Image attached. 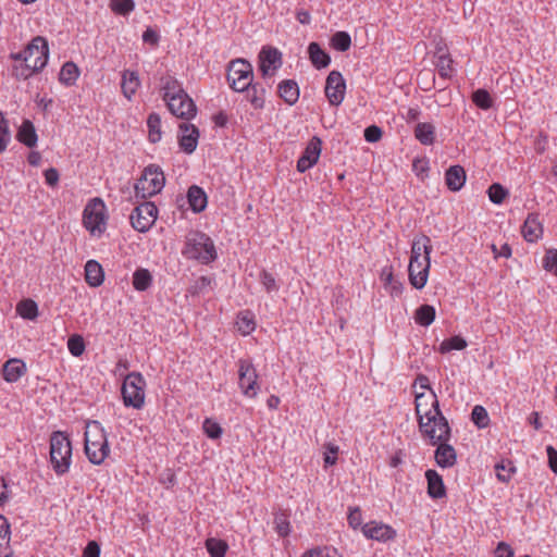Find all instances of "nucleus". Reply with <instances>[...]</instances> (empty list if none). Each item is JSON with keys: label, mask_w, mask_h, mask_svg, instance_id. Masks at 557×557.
Masks as SVG:
<instances>
[{"label": "nucleus", "mask_w": 557, "mask_h": 557, "mask_svg": "<svg viewBox=\"0 0 557 557\" xmlns=\"http://www.w3.org/2000/svg\"><path fill=\"white\" fill-rule=\"evenodd\" d=\"M278 96L289 106L299 99V86L294 79H284L277 86Z\"/></svg>", "instance_id": "nucleus-25"}, {"label": "nucleus", "mask_w": 557, "mask_h": 557, "mask_svg": "<svg viewBox=\"0 0 557 557\" xmlns=\"http://www.w3.org/2000/svg\"><path fill=\"white\" fill-rule=\"evenodd\" d=\"M140 85L138 74L134 71H124L122 74L121 88L123 95L131 100Z\"/></svg>", "instance_id": "nucleus-32"}, {"label": "nucleus", "mask_w": 557, "mask_h": 557, "mask_svg": "<svg viewBox=\"0 0 557 557\" xmlns=\"http://www.w3.org/2000/svg\"><path fill=\"white\" fill-rule=\"evenodd\" d=\"M169 111L178 119L190 121L197 114V107L188 94L165 102Z\"/></svg>", "instance_id": "nucleus-14"}, {"label": "nucleus", "mask_w": 557, "mask_h": 557, "mask_svg": "<svg viewBox=\"0 0 557 557\" xmlns=\"http://www.w3.org/2000/svg\"><path fill=\"white\" fill-rule=\"evenodd\" d=\"M111 10L120 15H127L135 9L134 0H111Z\"/></svg>", "instance_id": "nucleus-48"}, {"label": "nucleus", "mask_w": 557, "mask_h": 557, "mask_svg": "<svg viewBox=\"0 0 557 557\" xmlns=\"http://www.w3.org/2000/svg\"><path fill=\"white\" fill-rule=\"evenodd\" d=\"M382 129L376 125H370L364 129V139L368 143H376L382 137Z\"/></svg>", "instance_id": "nucleus-59"}, {"label": "nucleus", "mask_w": 557, "mask_h": 557, "mask_svg": "<svg viewBox=\"0 0 557 557\" xmlns=\"http://www.w3.org/2000/svg\"><path fill=\"white\" fill-rule=\"evenodd\" d=\"M322 149V141L319 137L313 136L307 147L305 148L302 154L297 161V170L300 173L306 172L310 168H312L319 160Z\"/></svg>", "instance_id": "nucleus-15"}, {"label": "nucleus", "mask_w": 557, "mask_h": 557, "mask_svg": "<svg viewBox=\"0 0 557 557\" xmlns=\"http://www.w3.org/2000/svg\"><path fill=\"white\" fill-rule=\"evenodd\" d=\"M149 140L158 143L161 139V117L158 113H150L147 120Z\"/></svg>", "instance_id": "nucleus-40"}, {"label": "nucleus", "mask_w": 557, "mask_h": 557, "mask_svg": "<svg viewBox=\"0 0 557 557\" xmlns=\"http://www.w3.org/2000/svg\"><path fill=\"white\" fill-rule=\"evenodd\" d=\"M187 200L190 209L196 213L202 212L208 203L205 190L197 185H193L188 188Z\"/></svg>", "instance_id": "nucleus-27"}, {"label": "nucleus", "mask_w": 557, "mask_h": 557, "mask_svg": "<svg viewBox=\"0 0 557 557\" xmlns=\"http://www.w3.org/2000/svg\"><path fill=\"white\" fill-rule=\"evenodd\" d=\"M363 535L369 540L387 542L396 537V531L383 522L370 521L361 529Z\"/></svg>", "instance_id": "nucleus-16"}, {"label": "nucleus", "mask_w": 557, "mask_h": 557, "mask_svg": "<svg viewBox=\"0 0 557 557\" xmlns=\"http://www.w3.org/2000/svg\"><path fill=\"white\" fill-rule=\"evenodd\" d=\"M414 137L425 146H430L435 140V127L431 123H418L414 127Z\"/></svg>", "instance_id": "nucleus-34"}, {"label": "nucleus", "mask_w": 557, "mask_h": 557, "mask_svg": "<svg viewBox=\"0 0 557 557\" xmlns=\"http://www.w3.org/2000/svg\"><path fill=\"white\" fill-rule=\"evenodd\" d=\"M546 453L548 457V466L550 470L557 474V449L549 445L546 447Z\"/></svg>", "instance_id": "nucleus-61"}, {"label": "nucleus", "mask_w": 557, "mask_h": 557, "mask_svg": "<svg viewBox=\"0 0 557 557\" xmlns=\"http://www.w3.org/2000/svg\"><path fill=\"white\" fill-rule=\"evenodd\" d=\"M260 70L263 76L270 74V66L277 70L282 65V53L276 48H263L260 52Z\"/></svg>", "instance_id": "nucleus-19"}, {"label": "nucleus", "mask_w": 557, "mask_h": 557, "mask_svg": "<svg viewBox=\"0 0 557 557\" xmlns=\"http://www.w3.org/2000/svg\"><path fill=\"white\" fill-rule=\"evenodd\" d=\"M436 311L431 305H422L416 310L414 320L421 326H429L435 320Z\"/></svg>", "instance_id": "nucleus-35"}, {"label": "nucleus", "mask_w": 557, "mask_h": 557, "mask_svg": "<svg viewBox=\"0 0 557 557\" xmlns=\"http://www.w3.org/2000/svg\"><path fill=\"white\" fill-rule=\"evenodd\" d=\"M16 139L28 148L37 145L38 136L32 121L24 120L18 127Z\"/></svg>", "instance_id": "nucleus-26"}, {"label": "nucleus", "mask_w": 557, "mask_h": 557, "mask_svg": "<svg viewBox=\"0 0 557 557\" xmlns=\"http://www.w3.org/2000/svg\"><path fill=\"white\" fill-rule=\"evenodd\" d=\"M412 170L420 178H424L429 171V162L425 159H416L412 163Z\"/></svg>", "instance_id": "nucleus-58"}, {"label": "nucleus", "mask_w": 557, "mask_h": 557, "mask_svg": "<svg viewBox=\"0 0 557 557\" xmlns=\"http://www.w3.org/2000/svg\"><path fill=\"white\" fill-rule=\"evenodd\" d=\"M308 53L312 65L315 69H324L331 63V57L320 47L318 42H310Z\"/></svg>", "instance_id": "nucleus-31"}, {"label": "nucleus", "mask_w": 557, "mask_h": 557, "mask_svg": "<svg viewBox=\"0 0 557 557\" xmlns=\"http://www.w3.org/2000/svg\"><path fill=\"white\" fill-rule=\"evenodd\" d=\"M471 420L478 428H486L490 422L486 409L480 405L474 406L471 413Z\"/></svg>", "instance_id": "nucleus-47"}, {"label": "nucleus", "mask_w": 557, "mask_h": 557, "mask_svg": "<svg viewBox=\"0 0 557 557\" xmlns=\"http://www.w3.org/2000/svg\"><path fill=\"white\" fill-rule=\"evenodd\" d=\"M159 39H160V37H159L158 33L156 30H153L152 28H147L143 34V40L146 44L157 46L159 42Z\"/></svg>", "instance_id": "nucleus-62"}, {"label": "nucleus", "mask_w": 557, "mask_h": 557, "mask_svg": "<svg viewBox=\"0 0 557 557\" xmlns=\"http://www.w3.org/2000/svg\"><path fill=\"white\" fill-rule=\"evenodd\" d=\"M180 129L183 132L178 139L180 147L185 153H193L198 145L199 129L194 124L182 123Z\"/></svg>", "instance_id": "nucleus-17"}, {"label": "nucleus", "mask_w": 557, "mask_h": 557, "mask_svg": "<svg viewBox=\"0 0 557 557\" xmlns=\"http://www.w3.org/2000/svg\"><path fill=\"white\" fill-rule=\"evenodd\" d=\"M237 325L243 334H250L256 327V323L249 312L242 313L238 317Z\"/></svg>", "instance_id": "nucleus-53"}, {"label": "nucleus", "mask_w": 557, "mask_h": 557, "mask_svg": "<svg viewBox=\"0 0 557 557\" xmlns=\"http://www.w3.org/2000/svg\"><path fill=\"white\" fill-rule=\"evenodd\" d=\"M331 46L337 51H347L351 46L350 35L346 32H336L331 38Z\"/></svg>", "instance_id": "nucleus-42"}, {"label": "nucleus", "mask_w": 557, "mask_h": 557, "mask_svg": "<svg viewBox=\"0 0 557 557\" xmlns=\"http://www.w3.org/2000/svg\"><path fill=\"white\" fill-rule=\"evenodd\" d=\"M324 463L325 467L333 466L337 461L338 446L333 443H326L324 445Z\"/></svg>", "instance_id": "nucleus-54"}, {"label": "nucleus", "mask_w": 557, "mask_h": 557, "mask_svg": "<svg viewBox=\"0 0 557 557\" xmlns=\"http://www.w3.org/2000/svg\"><path fill=\"white\" fill-rule=\"evenodd\" d=\"M515 471L516 468L510 460H503L495 465L496 476L502 482H509Z\"/></svg>", "instance_id": "nucleus-44"}, {"label": "nucleus", "mask_w": 557, "mask_h": 557, "mask_svg": "<svg viewBox=\"0 0 557 557\" xmlns=\"http://www.w3.org/2000/svg\"><path fill=\"white\" fill-rule=\"evenodd\" d=\"M467 341L459 335L445 339L440 345V352L446 354L450 350H462L467 347Z\"/></svg>", "instance_id": "nucleus-41"}, {"label": "nucleus", "mask_w": 557, "mask_h": 557, "mask_svg": "<svg viewBox=\"0 0 557 557\" xmlns=\"http://www.w3.org/2000/svg\"><path fill=\"white\" fill-rule=\"evenodd\" d=\"M431 267V258L423 256L421 260L410 259L408 267V275L410 284L417 288L422 289L429 277Z\"/></svg>", "instance_id": "nucleus-13"}, {"label": "nucleus", "mask_w": 557, "mask_h": 557, "mask_svg": "<svg viewBox=\"0 0 557 557\" xmlns=\"http://www.w3.org/2000/svg\"><path fill=\"white\" fill-rule=\"evenodd\" d=\"M252 81V65L248 61L236 59L230 62L227 82L234 91L244 92L251 85Z\"/></svg>", "instance_id": "nucleus-8"}, {"label": "nucleus", "mask_w": 557, "mask_h": 557, "mask_svg": "<svg viewBox=\"0 0 557 557\" xmlns=\"http://www.w3.org/2000/svg\"><path fill=\"white\" fill-rule=\"evenodd\" d=\"M106 206L100 198L90 200L84 210V226L92 234L100 235L106 231Z\"/></svg>", "instance_id": "nucleus-9"}, {"label": "nucleus", "mask_w": 557, "mask_h": 557, "mask_svg": "<svg viewBox=\"0 0 557 557\" xmlns=\"http://www.w3.org/2000/svg\"><path fill=\"white\" fill-rule=\"evenodd\" d=\"M445 183L449 190L458 191L466 183V172L461 165H451L445 173Z\"/></svg>", "instance_id": "nucleus-23"}, {"label": "nucleus", "mask_w": 557, "mask_h": 557, "mask_svg": "<svg viewBox=\"0 0 557 557\" xmlns=\"http://www.w3.org/2000/svg\"><path fill=\"white\" fill-rule=\"evenodd\" d=\"M434 58H436L435 66L438 71V74L443 78H448L451 76V73L454 71L453 69V60L448 53V51L441 47H436V51L434 53Z\"/></svg>", "instance_id": "nucleus-24"}, {"label": "nucleus", "mask_w": 557, "mask_h": 557, "mask_svg": "<svg viewBox=\"0 0 557 557\" xmlns=\"http://www.w3.org/2000/svg\"><path fill=\"white\" fill-rule=\"evenodd\" d=\"M544 268L557 275V249H550L547 251L544 258Z\"/></svg>", "instance_id": "nucleus-56"}, {"label": "nucleus", "mask_w": 557, "mask_h": 557, "mask_svg": "<svg viewBox=\"0 0 557 557\" xmlns=\"http://www.w3.org/2000/svg\"><path fill=\"white\" fill-rule=\"evenodd\" d=\"M346 83L341 72L331 71L325 83V96L332 106H339L345 97Z\"/></svg>", "instance_id": "nucleus-12"}, {"label": "nucleus", "mask_w": 557, "mask_h": 557, "mask_svg": "<svg viewBox=\"0 0 557 557\" xmlns=\"http://www.w3.org/2000/svg\"><path fill=\"white\" fill-rule=\"evenodd\" d=\"M158 216V208L153 202L145 201L137 206L131 214L132 226L141 233L148 232Z\"/></svg>", "instance_id": "nucleus-11"}, {"label": "nucleus", "mask_w": 557, "mask_h": 557, "mask_svg": "<svg viewBox=\"0 0 557 557\" xmlns=\"http://www.w3.org/2000/svg\"><path fill=\"white\" fill-rule=\"evenodd\" d=\"M79 71L75 63L66 62L61 67L59 79L62 84L66 86L73 85L78 78Z\"/></svg>", "instance_id": "nucleus-36"}, {"label": "nucleus", "mask_w": 557, "mask_h": 557, "mask_svg": "<svg viewBox=\"0 0 557 557\" xmlns=\"http://www.w3.org/2000/svg\"><path fill=\"white\" fill-rule=\"evenodd\" d=\"M146 381L140 372L128 373L122 385V397L126 407L140 409L145 404Z\"/></svg>", "instance_id": "nucleus-7"}, {"label": "nucleus", "mask_w": 557, "mask_h": 557, "mask_svg": "<svg viewBox=\"0 0 557 557\" xmlns=\"http://www.w3.org/2000/svg\"><path fill=\"white\" fill-rule=\"evenodd\" d=\"M473 103L482 109L488 110L493 107V99L486 89L480 88L472 94Z\"/></svg>", "instance_id": "nucleus-43"}, {"label": "nucleus", "mask_w": 557, "mask_h": 557, "mask_svg": "<svg viewBox=\"0 0 557 557\" xmlns=\"http://www.w3.org/2000/svg\"><path fill=\"white\" fill-rule=\"evenodd\" d=\"M85 280L92 286L98 287L103 283L104 273L101 264L96 260H88L85 264Z\"/></svg>", "instance_id": "nucleus-30"}, {"label": "nucleus", "mask_w": 557, "mask_h": 557, "mask_svg": "<svg viewBox=\"0 0 557 557\" xmlns=\"http://www.w3.org/2000/svg\"><path fill=\"white\" fill-rule=\"evenodd\" d=\"M10 58L14 61L27 62L35 70H42L49 59L48 41L44 37L37 36L24 50L11 53Z\"/></svg>", "instance_id": "nucleus-5"}, {"label": "nucleus", "mask_w": 557, "mask_h": 557, "mask_svg": "<svg viewBox=\"0 0 557 557\" xmlns=\"http://www.w3.org/2000/svg\"><path fill=\"white\" fill-rule=\"evenodd\" d=\"M84 557H100V546L97 542L90 541L84 549Z\"/></svg>", "instance_id": "nucleus-63"}, {"label": "nucleus", "mask_w": 557, "mask_h": 557, "mask_svg": "<svg viewBox=\"0 0 557 557\" xmlns=\"http://www.w3.org/2000/svg\"><path fill=\"white\" fill-rule=\"evenodd\" d=\"M274 524L280 536L285 537L290 533V523L286 512H277L274 517Z\"/></svg>", "instance_id": "nucleus-46"}, {"label": "nucleus", "mask_w": 557, "mask_h": 557, "mask_svg": "<svg viewBox=\"0 0 557 557\" xmlns=\"http://www.w3.org/2000/svg\"><path fill=\"white\" fill-rule=\"evenodd\" d=\"M416 413L420 432L426 436L431 444L450 438V426L443 416L436 394L431 391L416 394Z\"/></svg>", "instance_id": "nucleus-1"}, {"label": "nucleus", "mask_w": 557, "mask_h": 557, "mask_svg": "<svg viewBox=\"0 0 557 557\" xmlns=\"http://www.w3.org/2000/svg\"><path fill=\"white\" fill-rule=\"evenodd\" d=\"M17 62L18 64H15L12 69V75L17 79H27L40 71L33 69V66L27 62Z\"/></svg>", "instance_id": "nucleus-45"}, {"label": "nucleus", "mask_w": 557, "mask_h": 557, "mask_svg": "<svg viewBox=\"0 0 557 557\" xmlns=\"http://www.w3.org/2000/svg\"><path fill=\"white\" fill-rule=\"evenodd\" d=\"M3 379L13 383L26 372V364L20 359H10L3 364Z\"/></svg>", "instance_id": "nucleus-29"}, {"label": "nucleus", "mask_w": 557, "mask_h": 557, "mask_svg": "<svg viewBox=\"0 0 557 557\" xmlns=\"http://www.w3.org/2000/svg\"><path fill=\"white\" fill-rule=\"evenodd\" d=\"M425 478L428 481V494L431 498L438 499L446 495L443 479L437 471L432 469L426 470Z\"/></svg>", "instance_id": "nucleus-22"}, {"label": "nucleus", "mask_w": 557, "mask_h": 557, "mask_svg": "<svg viewBox=\"0 0 557 557\" xmlns=\"http://www.w3.org/2000/svg\"><path fill=\"white\" fill-rule=\"evenodd\" d=\"M246 91V99L255 109H262L265 102V88L260 83H251Z\"/></svg>", "instance_id": "nucleus-33"}, {"label": "nucleus", "mask_w": 557, "mask_h": 557, "mask_svg": "<svg viewBox=\"0 0 557 557\" xmlns=\"http://www.w3.org/2000/svg\"><path fill=\"white\" fill-rule=\"evenodd\" d=\"M348 524L352 529H358L359 527L362 528V515L359 507L350 508L348 513Z\"/></svg>", "instance_id": "nucleus-57"}, {"label": "nucleus", "mask_w": 557, "mask_h": 557, "mask_svg": "<svg viewBox=\"0 0 557 557\" xmlns=\"http://www.w3.org/2000/svg\"><path fill=\"white\" fill-rule=\"evenodd\" d=\"M212 278L209 276L198 277L188 288V293L193 296L203 293L211 286Z\"/></svg>", "instance_id": "nucleus-52"}, {"label": "nucleus", "mask_w": 557, "mask_h": 557, "mask_svg": "<svg viewBox=\"0 0 557 557\" xmlns=\"http://www.w3.org/2000/svg\"><path fill=\"white\" fill-rule=\"evenodd\" d=\"M494 553L495 557H513L512 548L505 542H499Z\"/></svg>", "instance_id": "nucleus-60"}, {"label": "nucleus", "mask_w": 557, "mask_h": 557, "mask_svg": "<svg viewBox=\"0 0 557 557\" xmlns=\"http://www.w3.org/2000/svg\"><path fill=\"white\" fill-rule=\"evenodd\" d=\"M59 172L54 168L45 171V180L49 186H55L59 182Z\"/></svg>", "instance_id": "nucleus-64"}, {"label": "nucleus", "mask_w": 557, "mask_h": 557, "mask_svg": "<svg viewBox=\"0 0 557 557\" xmlns=\"http://www.w3.org/2000/svg\"><path fill=\"white\" fill-rule=\"evenodd\" d=\"M50 462L58 475H63L70 470L72 444L62 431H54L50 436Z\"/></svg>", "instance_id": "nucleus-4"}, {"label": "nucleus", "mask_w": 557, "mask_h": 557, "mask_svg": "<svg viewBox=\"0 0 557 557\" xmlns=\"http://www.w3.org/2000/svg\"><path fill=\"white\" fill-rule=\"evenodd\" d=\"M206 548L211 557H225L228 545L223 540L210 537L206 541Z\"/></svg>", "instance_id": "nucleus-39"}, {"label": "nucleus", "mask_w": 557, "mask_h": 557, "mask_svg": "<svg viewBox=\"0 0 557 557\" xmlns=\"http://www.w3.org/2000/svg\"><path fill=\"white\" fill-rule=\"evenodd\" d=\"M161 82V90L163 92V100L165 102L173 100L174 98L181 97L184 94H187L182 83L172 75H164L160 79Z\"/></svg>", "instance_id": "nucleus-21"}, {"label": "nucleus", "mask_w": 557, "mask_h": 557, "mask_svg": "<svg viewBox=\"0 0 557 557\" xmlns=\"http://www.w3.org/2000/svg\"><path fill=\"white\" fill-rule=\"evenodd\" d=\"M182 255L202 264H209L218 257L213 240L200 231L187 233Z\"/></svg>", "instance_id": "nucleus-3"}, {"label": "nucleus", "mask_w": 557, "mask_h": 557, "mask_svg": "<svg viewBox=\"0 0 557 557\" xmlns=\"http://www.w3.org/2000/svg\"><path fill=\"white\" fill-rule=\"evenodd\" d=\"M432 252L431 239L429 236L421 234L413 238L411 245V256L410 259L421 260L423 256L430 258Z\"/></svg>", "instance_id": "nucleus-28"}, {"label": "nucleus", "mask_w": 557, "mask_h": 557, "mask_svg": "<svg viewBox=\"0 0 557 557\" xmlns=\"http://www.w3.org/2000/svg\"><path fill=\"white\" fill-rule=\"evenodd\" d=\"M202 429H203L206 435L211 440L220 438L223 433L221 425L210 418L205 419Z\"/></svg>", "instance_id": "nucleus-50"}, {"label": "nucleus", "mask_w": 557, "mask_h": 557, "mask_svg": "<svg viewBox=\"0 0 557 557\" xmlns=\"http://www.w3.org/2000/svg\"><path fill=\"white\" fill-rule=\"evenodd\" d=\"M488 198L490 200L495 203L499 205L504 201L506 196L508 195L507 189H505L500 184L494 183L490 186L488 190Z\"/></svg>", "instance_id": "nucleus-51"}, {"label": "nucleus", "mask_w": 557, "mask_h": 557, "mask_svg": "<svg viewBox=\"0 0 557 557\" xmlns=\"http://www.w3.org/2000/svg\"><path fill=\"white\" fill-rule=\"evenodd\" d=\"M237 366L238 386L243 395L248 398H255L260 389L257 370L248 359H239Z\"/></svg>", "instance_id": "nucleus-10"}, {"label": "nucleus", "mask_w": 557, "mask_h": 557, "mask_svg": "<svg viewBox=\"0 0 557 557\" xmlns=\"http://www.w3.org/2000/svg\"><path fill=\"white\" fill-rule=\"evenodd\" d=\"M67 348H69V351L74 356V357H79L84 354L85 351V342H84V338L83 336L78 335V334H74L72 335L69 339H67Z\"/></svg>", "instance_id": "nucleus-49"}, {"label": "nucleus", "mask_w": 557, "mask_h": 557, "mask_svg": "<svg viewBox=\"0 0 557 557\" xmlns=\"http://www.w3.org/2000/svg\"><path fill=\"white\" fill-rule=\"evenodd\" d=\"M165 184L163 171L159 165L150 164L145 168L138 182L135 184L136 196L143 199L159 194Z\"/></svg>", "instance_id": "nucleus-6"}, {"label": "nucleus", "mask_w": 557, "mask_h": 557, "mask_svg": "<svg viewBox=\"0 0 557 557\" xmlns=\"http://www.w3.org/2000/svg\"><path fill=\"white\" fill-rule=\"evenodd\" d=\"M16 312L26 320H35L38 317V306L33 299H24L16 306Z\"/></svg>", "instance_id": "nucleus-38"}, {"label": "nucleus", "mask_w": 557, "mask_h": 557, "mask_svg": "<svg viewBox=\"0 0 557 557\" xmlns=\"http://www.w3.org/2000/svg\"><path fill=\"white\" fill-rule=\"evenodd\" d=\"M449 440L450 438L438 441L435 444L437 445L435 450V461L441 468H450L456 463L457 460L455 448L447 443Z\"/></svg>", "instance_id": "nucleus-18"}, {"label": "nucleus", "mask_w": 557, "mask_h": 557, "mask_svg": "<svg viewBox=\"0 0 557 557\" xmlns=\"http://www.w3.org/2000/svg\"><path fill=\"white\" fill-rule=\"evenodd\" d=\"M522 235L529 243H535L543 235V225L537 213H529L523 225Z\"/></svg>", "instance_id": "nucleus-20"}, {"label": "nucleus", "mask_w": 557, "mask_h": 557, "mask_svg": "<svg viewBox=\"0 0 557 557\" xmlns=\"http://www.w3.org/2000/svg\"><path fill=\"white\" fill-rule=\"evenodd\" d=\"M84 450L92 465H101L110 454L108 435L97 420L88 421L85 430Z\"/></svg>", "instance_id": "nucleus-2"}, {"label": "nucleus", "mask_w": 557, "mask_h": 557, "mask_svg": "<svg viewBox=\"0 0 557 557\" xmlns=\"http://www.w3.org/2000/svg\"><path fill=\"white\" fill-rule=\"evenodd\" d=\"M152 283V276L147 269H137L133 274V286L136 290L145 292Z\"/></svg>", "instance_id": "nucleus-37"}, {"label": "nucleus", "mask_w": 557, "mask_h": 557, "mask_svg": "<svg viewBox=\"0 0 557 557\" xmlns=\"http://www.w3.org/2000/svg\"><path fill=\"white\" fill-rule=\"evenodd\" d=\"M260 283L264 286V288L268 293L276 292L278 289V286L276 284L274 276L265 270H263L260 273Z\"/></svg>", "instance_id": "nucleus-55"}]
</instances>
